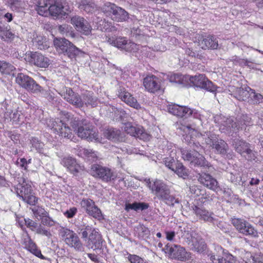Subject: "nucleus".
<instances>
[{
  "label": "nucleus",
  "mask_w": 263,
  "mask_h": 263,
  "mask_svg": "<svg viewBox=\"0 0 263 263\" xmlns=\"http://www.w3.org/2000/svg\"><path fill=\"white\" fill-rule=\"evenodd\" d=\"M60 93L64 99L69 103L77 107H81L82 103L80 96L78 93L74 92L71 88L65 87Z\"/></svg>",
  "instance_id": "4be33fe9"
},
{
  "label": "nucleus",
  "mask_w": 263,
  "mask_h": 263,
  "mask_svg": "<svg viewBox=\"0 0 263 263\" xmlns=\"http://www.w3.org/2000/svg\"><path fill=\"white\" fill-rule=\"evenodd\" d=\"M30 210H31L33 212L34 217L36 218L40 217V219H41L46 214H48V212L44 208L41 206H37L30 208Z\"/></svg>",
  "instance_id": "de8ad7c7"
},
{
  "label": "nucleus",
  "mask_w": 263,
  "mask_h": 263,
  "mask_svg": "<svg viewBox=\"0 0 263 263\" xmlns=\"http://www.w3.org/2000/svg\"><path fill=\"white\" fill-rule=\"evenodd\" d=\"M136 130L135 136L141 139H146L148 137V135L144 132L142 127L137 126Z\"/></svg>",
  "instance_id": "680f3d73"
},
{
  "label": "nucleus",
  "mask_w": 263,
  "mask_h": 263,
  "mask_svg": "<svg viewBox=\"0 0 263 263\" xmlns=\"http://www.w3.org/2000/svg\"><path fill=\"white\" fill-rule=\"evenodd\" d=\"M62 163L74 175L83 170V167L79 164L76 159L72 157H64L62 160Z\"/></svg>",
  "instance_id": "c85d7f7f"
},
{
  "label": "nucleus",
  "mask_w": 263,
  "mask_h": 263,
  "mask_svg": "<svg viewBox=\"0 0 263 263\" xmlns=\"http://www.w3.org/2000/svg\"><path fill=\"white\" fill-rule=\"evenodd\" d=\"M106 41L110 44L127 52H135L138 50V45L133 42H128L125 37H110L106 36Z\"/></svg>",
  "instance_id": "9b49d317"
},
{
  "label": "nucleus",
  "mask_w": 263,
  "mask_h": 263,
  "mask_svg": "<svg viewBox=\"0 0 263 263\" xmlns=\"http://www.w3.org/2000/svg\"><path fill=\"white\" fill-rule=\"evenodd\" d=\"M212 147L215 149V153L224 155L227 152L228 146L223 140L217 139Z\"/></svg>",
  "instance_id": "4c0bfd02"
},
{
  "label": "nucleus",
  "mask_w": 263,
  "mask_h": 263,
  "mask_svg": "<svg viewBox=\"0 0 263 263\" xmlns=\"http://www.w3.org/2000/svg\"><path fill=\"white\" fill-rule=\"evenodd\" d=\"M76 133L79 137L86 139L88 141L100 142L98 132L86 120H82V125L79 127Z\"/></svg>",
  "instance_id": "1a4fd4ad"
},
{
  "label": "nucleus",
  "mask_w": 263,
  "mask_h": 263,
  "mask_svg": "<svg viewBox=\"0 0 263 263\" xmlns=\"http://www.w3.org/2000/svg\"><path fill=\"white\" fill-rule=\"evenodd\" d=\"M118 95L122 101H124L130 106L137 109L141 108V106L138 103L136 99L134 98L129 92L126 91L124 88H120L118 90Z\"/></svg>",
  "instance_id": "cd10ccee"
},
{
  "label": "nucleus",
  "mask_w": 263,
  "mask_h": 263,
  "mask_svg": "<svg viewBox=\"0 0 263 263\" xmlns=\"http://www.w3.org/2000/svg\"><path fill=\"white\" fill-rule=\"evenodd\" d=\"M81 205L89 215L98 220L103 219V216L101 210L95 204V202L89 198L83 199L81 202Z\"/></svg>",
  "instance_id": "a211bd4d"
},
{
  "label": "nucleus",
  "mask_w": 263,
  "mask_h": 263,
  "mask_svg": "<svg viewBox=\"0 0 263 263\" xmlns=\"http://www.w3.org/2000/svg\"><path fill=\"white\" fill-rule=\"evenodd\" d=\"M102 12L112 21L117 22H128L129 13L122 8L114 3L106 2L101 7Z\"/></svg>",
  "instance_id": "423d86ee"
},
{
  "label": "nucleus",
  "mask_w": 263,
  "mask_h": 263,
  "mask_svg": "<svg viewBox=\"0 0 263 263\" xmlns=\"http://www.w3.org/2000/svg\"><path fill=\"white\" fill-rule=\"evenodd\" d=\"M79 153L80 156L91 162L96 161L98 158V152L91 149L82 148L80 149Z\"/></svg>",
  "instance_id": "f704fd0d"
},
{
  "label": "nucleus",
  "mask_w": 263,
  "mask_h": 263,
  "mask_svg": "<svg viewBox=\"0 0 263 263\" xmlns=\"http://www.w3.org/2000/svg\"><path fill=\"white\" fill-rule=\"evenodd\" d=\"M10 118L12 122L15 124H19L23 122V116L17 111L14 112Z\"/></svg>",
  "instance_id": "6e6d98bb"
},
{
  "label": "nucleus",
  "mask_w": 263,
  "mask_h": 263,
  "mask_svg": "<svg viewBox=\"0 0 263 263\" xmlns=\"http://www.w3.org/2000/svg\"><path fill=\"white\" fill-rule=\"evenodd\" d=\"M72 29L71 27L68 26L66 24H63L62 25H60L58 26V30L59 31L64 35L66 36H68L69 35H71L72 33L71 31V29Z\"/></svg>",
  "instance_id": "603ef678"
},
{
  "label": "nucleus",
  "mask_w": 263,
  "mask_h": 263,
  "mask_svg": "<svg viewBox=\"0 0 263 263\" xmlns=\"http://www.w3.org/2000/svg\"><path fill=\"white\" fill-rule=\"evenodd\" d=\"M54 44L60 54L67 56L71 60L76 61L77 58L82 57L85 54L83 51L65 38L54 40Z\"/></svg>",
  "instance_id": "20e7f679"
},
{
  "label": "nucleus",
  "mask_w": 263,
  "mask_h": 263,
  "mask_svg": "<svg viewBox=\"0 0 263 263\" xmlns=\"http://www.w3.org/2000/svg\"><path fill=\"white\" fill-rule=\"evenodd\" d=\"M90 173L93 177L105 182L114 180L116 178V175L111 169L98 164L91 166Z\"/></svg>",
  "instance_id": "f8f14e48"
},
{
  "label": "nucleus",
  "mask_w": 263,
  "mask_h": 263,
  "mask_svg": "<svg viewBox=\"0 0 263 263\" xmlns=\"http://www.w3.org/2000/svg\"><path fill=\"white\" fill-rule=\"evenodd\" d=\"M148 206L147 203L135 202L133 203H126L125 210L127 211H129L130 210H133L136 211L138 210L142 211L147 209Z\"/></svg>",
  "instance_id": "ea45409f"
},
{
  "label": "nucleus",
  "mask_w": 263,
  "mask_h": 263,
  "mask_svg": "<svg viewBox=\"0 0 263 263\" xmlns=\"http://www.w3.org/2000/svg\"><path fill=\"white\" fill-rule=\"evenodd\" d=\"M26 60L30 64L40 68H46L50 65V60L38 52L30 51L26 55Z\"/></svg>",
  "instance_id": "f3484780"
},
{
  "label": "nucleus",
  "mask_w": 263,
  "mask_h": 263,
  "mask_svg": "<svg viewBox=\"0 0 263 263\" xmlns=\"http://www.w3.org/2000/svg\"><path fill=\"white\" fill-rule=\"evenodd\" d=\"M143 85L147 91L153 93L160 90L161 88L159 79L154 75L146 77L143 79Z\"/></svg>",
  "instance_id": "393cba45"
},
{
  "label": "nucleus",
  "mask_w": 263,
  "mask_h": 263,
  "mask_svg": "<svg viewBox=\"0 0 263 263\" xmlns=\"http://www.w3.org/2000/svg\"><path fill=\"white\" fill-rule=\"evenodd\" d=\"M15 69L10 63L0 60V72L2 73L10 74Z\"/></svg>",
  "instance_id": "a18cd8bd"
},
{
  "label": "nucleus",
  "mask_w": 263,
  "mask_h": 263,
  "mask_svg": "<svg viewBox=\"0 0 263 263\" xmlns=\"http://www.w3.org/2000/svg\"><path fill=\"white\" fill-rule=\"evenodd\" d=\"M217 139H218L216 138V136L212 134L205 138V142L208 145L213 147Z\"/></svg>",
  "instance_id": "774afa93"
},
{
  "label": "nucleus",
  "mask_w": 263,
  "mask_h": 263,
  "mask_svg": "<svg viewBox=\"0 0 263 263\" xmlns=\"http://www.w3.org/2000/svg\"><path fill=\"white\" fill-rule=\"evenodd\" d=\"M135 232L137 237L141 239H146L150 235V231L143 224H139L135 228Z\"/></svg>",
  "instance_id": "c9c22d12"
},
{
  "label": "nucleus",
  "mask_w": 263,
  "mask_h": 263,
  "mask_svg": "<svg viewBox=\"0 0 263 263\" xmlns=\"http://www.w3.org/2000/svg\"><path fill=\"white\" fill-rule=\"evenodd\" d=\"M198 41V45L203 50H215L218 48V39L213 35H208L207 36L199 35Z\"/></svg>",
  "instance_id": "412c9836"
},
{
  "label": "nucleus",
  "mask_w": 263,
  "mask_h": 263,
  "mask_svg": "<svg viewBox=\"0 0 263 263\" xmlns=\"http://www.w3.org/2000/svg\"><path fill=\"white\" fill-rule=\"evenodd\" d=\"M197 127V126L196 127V128ZM197 132V129L196 128V133L194 132V133H190V134H189L188 133H185L186 134L185 140L187 141H189V144H191L192 143H193L194 145H195V146H194V148H195L194 150H196L198 152V151H199L201 145L199 144V143H195L193 139V137H192V135L194 134H196Z\"/></svg>",
  "instance_id": "864d4df0"
},
{
  "label": "nucleus",
  "mask_w": 263,
  "mask_h": 263,
  "mask_svg": "<svg viewBox=\"0 0 263 263\" xmlns=\"http://www.w3.org/2000/svg\"><path fill=\"white\" fill-rule=\"evenodd\" d=\"M24 220L25 226L32 231L35 232L39 224L29 218H24Z\"/></svg>",
  "instance_id": "5fc2aeb1"
},
{
  "label": "nucleus",
  "mask_w": 263,
  "mask_h": 263,
  "mask_svg": "<svg viewBox=\"0 0 263 263\" xmlns=\"http://www.w3.org/2000/svg\"><path fill=\"white\" fill-rule=\"evenodd\" d=\"M173 171H174L179 177H185L187 176L186 168L182 163L177 162L175 169Z\"/></svg>",
  "instance_id": "09e8293b"
},
{
  "label": "nucleus",
  "mask_w": 263,
  "mask_h": 263,
  "mask_svg": "<svg viewBox=\"0 0 263 263\" xmlns=\"http://www.w3.org/2000/svg\"><path fill=\"white\" fill-rule=\"evenodd\" d=\"M23 2L20 0H10V6L13 10L18 11L22 8Z\"/></svg>",
  "instance_id": "052dcab7"
},
{
  "label": "nucleus",
  "mask_w": 263,
  "mask_h": 263,
  "mask_svg": "<svg viewBox=\"0 0 263 263\" xmlns=\"http://www.w3.org/2000/svg\"><path fill=\"white\" fill-rule=\"evenodd\" d=\"M146 183L152 192L159 200L163 201L170 206H174L175 204L182 206L179 199L171 194L169 187L162 181L156 180L152 184L150 179H148L146 180Z\"/></svg>",
  "instance_id": "f03ea898"
},
{
  "label": "nucleus",
  "mask_w": 263,
  "mask_h": 263,
  "mask_svg": "<svg viewBox=\"0 0 263 263\" xmlns=\"http://www.w3.org/2000/svg\"><path fill=\"white\" fill-rule=\"evenodd\" d=\"M48 10L52 16L59 18L67 17L71 11L69 6L60 0H56L54 4L50 5Z\"/></svg>",
  "instance_id": "4468645a"
},
{
  "label": "nucleus",
  "mask_w": 263,
  "mask_h": 263,
  "mask_svg": "<svg viewBox=\"0 0 263 263\" xmlns=\"http://www.w3.org/2000/svg\"><path fill=\"white\" fill-rule=\"evenodd\" d=\"M31 143L33 147L40 153H43V147L44 144L41 142L37 138H32L31 140Z\"/></svg>",
  "instance_id": "8fccbe9b"
},
{
  "label": "nucleus",
  "mask_w": 263,
  "mask_h": 263,
  "mask_svg": "<svg viewBox=\"0 0 263 263\" xmlns=\"http://www.w3.org/2000/svg\"><path fill=\"white\" fill-rule=\"evenodd\" d=\"M250 91V96L248 99V102L252 104H257L263 101V96L260 93H255L254 90L249 88Z\"/></svg>",
  "instance_id": "37998d69"
},
{
  "label": "nucleus",
  "mask_w": 263,
  "mask_h": 263,
  "mask_svg": "<svg viewBox=\"0 0 263 263\" xmlns=\"http://www.w3.org/2000/svg\"><path fill=\"white\" fill-rule=\"evenodd\" d=\"M189 245L191 249L197 252H202L205 250L206 246L204 240L199 236H192Z\"/></svg>",
  "instance_id": "c756f323"
},
{
  "label": "nucleus",
  "mask_w": 263,
  "mask_h": 263,
  "mask_svg": "<svg viewBox=\"0 0 263 263\" xmlns=\"http://www.w3.org/2000/svg\"><path fill=\"white\" fill-rule=\"evenodd\" d=\"M232 223L239 233L252 237L258 236V232L249 222L242 219L233 218Z\"/></svg>",
  "instance_id": "2eb2a0df"
},
{
  "label": "nucleus",
  "mask_w": 263,
  "mask_h": 263,
  "mask_svg": "<svg viewBox=\"0 0 263 263\" xmlns=\"http://www.w3.org/2000/svg\"><path fill=\"white\" fill-rule=\"evenodd\" d=\"M164 162L166 166L171 170H174L177 164L175 160L172 157H166L164 159Z\"/></svg>",
  "instance_id": "4d7b16f0"
},
{
  "label": "nucleus",
  "mask_w": 263,
  "mask_h": 263,
  "mask_svg": "<svg viewBox=\"0 0 263 263\" xmlns=\"http://www.w3.org/2000/svg\"><path fill=\"white\" fill-rule=\"evenodd\" d=\"M71 23L75 27L76 29L80 32L88 35L91 32V26L88 22L83 17L78 15H75L71 18Z\"/></svg>",
  "instance_id": "5701e85b"
},
{
  "label": "nucleus",
  "mask_w": 263,
  "mask_h": 263,
  "mask_svg": "<svg viewBox=\"0 0 263 263\" xmlns=\"http://www.w3.org/2000/svg\"><path fill=\"white\" fill-rule=\"evenodd\" d=\"M62 128V129H59V131L57 132V134L62 137L70 139L72 136L70 128L63 122Z\"/></svg>",
  "instance_id": "49530a36"
},
{
  "label": "nucleus",
  "mask_w": 263,
  "mask_h": 263,
  "mask_svg": "<svg viewBox=\"0 0 263 263\" xmlns=\"http://www.w3.org/2000/svg\"><path fill=\"white\" fill-rule=\"evenodd\" d=\"M180 152L183 159L189 162L191 167L208 168L209 171L214 168L204 157L196 150L181 149Z\"/></svg>",
  "instance_id": "39448f33"
},
{
  "label": "nucleus",
  "mask_w": 263,
  "mask_h": 263,
  "mask_svg": "<svg viewBox=\"0 0 263 263\" xmlns=\"http://www.w3.org/2000/svg\"><path fill=\"white\" fill-rule=\"evenodd\" d=\"M35 232L39 235L45 236L48 238H50L52 236L51 232L40 224H39Z\"/></svg>",
  "instance_id": "3c124183"
},
{
  "label": "nucleus",
  "mask_w": 263,
  "mask_h": 263,
  "mask_svg": "<svg viewBox=\"0 0 263 263\" xmlns=\"http://www.w3.org/2000/svg\"><path fill=\"white\" fill-rule=\"evenodd\" d=\"M0 33V39L7 42H11L15 36H17L14 33H12L9 29L5 26L2 32Z\"/></svg>",
  "instance_id": "a19ab883"
},
{
  "label": "nucleus",
  "mask_w": 263,
  "mask_h": 263,
  "mask_svg": "<svg viewBox=\"0 0 263 263\" xmlns=\"http://www.w3.org/2000/svg\"><path fill=\"white\" fill-rule=\"evenodd\" d=\"M198 181L207 188L217 192L220 187L217 180L207 173H198L197 176Z\"/></svg>",
  "instance_id": "6ab92c4d"
},
{
  "label": "nucleus",
  "mask_w": 263,
  "mask_h": 263,
  "mask_svg": "<svg viewBox=\"0 0 263 263\" xmlns=\"http://www.w3.org/2000/svg\"><path fill=\"white\" fill-rule=\"evenodd\" d=\"M249 87L243 88H237L234 94V97L239 101H247L250 96Z\"/></svg>",
  "instance_id": "e433bc0d"
},
{
  "label": "nucleus",
  "mask_w": 263,
  "mask_h": 263,
  "mask_svg": "<svg viewBox=\"0 0 263 263\" xmlns=\"http://www.w3.org/2000/svg\"><path fill=\"white\" fill-rule=\"evenodd\" d=\"M168 110L169 112L174 116L189 118L187 123H181L178 127V128L184 133L189 134L196 133V127L201 124L200 115L189 108L174 104L168 107Z\"/></svg>",
  "instance_id": "f257e3e1"
},
{
  "label": "nucleus",
  "mask_w": 263,
  "mask_h": 263,
  "mask_svg": "<svg viewBox=\"0 0 263 263\" xmlns=\"http://www.w3.org/2000/svg\"><path fill=\"white\" fill-rule=\"evenodd\" d=\"M79 233L82 238L86 241V247L93 250H101L104 240L101 235L95 229L89 225H84L79 228Z\"/></svg>",
  "instance_id": "7ed1b4c3"
},
{
  "label": "nucleus",
  "mask_w": 263,
  "mask_h": 263,
  "mask_svg": "<svg viewBox=\"0 0 263 263\" xmlns=\"http://www.w3.org/2000/svg\"><path fill=\"white\" fill-rule=\"evenodd\" d=\"M167 78L171 83L185 85L187 76H183L180 73H170L167 75Z\"/></svg>",
  "instance_id": "72a5a7b5"
},
{
  "label": "nucleus",
  "mask_w": 263,
  "mask_h": 263,
  "mask_svg": "<svg viewBox=\"0 0 263 263\" xmlns=\"http://www.w3.org/2000/svg\"><path fill=\"white\" fill-rule=\"evenodd\" d=\"M69 124L72 127L74 130L76 132L77 130L79 128V127L82 125V120L79 121L78 120H76V118H72L69 121Z\"/></svg>",
  "instance_id": "69168bd1"
},
{
  "label": "nucleus",
  "mask_w": 263,
  "mask_h": 263,
  "mask_svg": "<svg viewBox=\"0 0 263 263\" xmlns=\"http://www.w3.org/2000/svg\"><path fill=\"white\" fill-rule=\"evenodd\" d=\"M22 242L25 246V248L31 253L41 259L44 258V257L42 254L41 251L37 249L36 245L31 239L26 230H25L24 233L23 234Z\"/></svg>",
  "instance_id": "b1692460"
},
{
  "label": "nucleus",
  "mask_w": 263,
  "mask_h": 263,
  "mask_svg": "<svg viewBox=\"0 0 263 263\" xmlns=\"http://www.w3.org/2000/svg\"><path fill=\"white\" fill-rule=\"evenodd\" d=\"M171 251L172 258L185 261L190 260L191 258V253L187 252L184 248L180 246L174 245L173 248L171 249Z\"/></svg>",
  "instance_id": "bb28decb"
},
{
  "label": "nucleus",
  "mask_w": 263,
  "mask_h": 263,
  "mask_svg": "<svg viewBox=\"0 0 263 263\" xmlns=\"http://www.w3.org/2000/svg\"><path fill=\"white\" fill-rule=\"evenodd\" d=\"M15 82L21 87L32 92L36 93L37 91H41V87L36 83L33 79L22 73L17 74Z\"/></svg>",
  "instance_id": "dca6fc26"
},
{
  "label": "nucleus",
  "mask_w": 263,
  "mask_h": 263,
  "mask_svg": "<svg viewBox=\"0 0 263 263\" xmlns=\"http://www.w3.org/2000/svg\"><path fill=\"white\" fill-rule=\"evenodd\" d=\"M22 180L18 181L19 183L14 187L17 195L28 204L34 205L37 201V198L34 196L32 192L31 185L27 183L26 180L22 178Z\"/></svg>",
  "instance_id": "0eeeda50"
},
{
  "label": "nucleus",
  "mask_w": 263,
  "mask_h": 263,
  "mask_svg": "<svg viewBox=\"0 0 263 263\" xmlns=\"http://www.w3.org/2000/svg\"><path fill=\"white\" fill-rule=\"evenodd\" d=\"M81 100L82 102L81 107L84 105L88 106L91 105L92 107H95L97 105V98L93 96V93L91 91H86L82 93Z\"/></svg>",
  "instance_id": "2f4dec72"
},
{
  "label": "nucleus",
  "mask_w": 263,
  "mask_h": 263,
  "mask_svg": "<svg viewBox=\"0 0 263 263\" xmlns=\"http://www.w3.org/2000/svg\"><path fill=\"white\" fill-rule=\"evenodd\" d=\"M50 5L48 0H38L37 6L38 7L37 12L40 15H43L47 12L48 8Z\"/></svg>",
  "instance_id": "c03bdc74"
},
{
  "label": "nucleus",
  "mask_w": 263,
  "mask_h": 263,
  "mask_svg": "<svg viewBox=\"0 0 263 263\" xmlns=\"http://www.w3.org/2000/svg\"><path fill=\"white\" fill-rule=\"evenodd\" d=\"M192 210L197 217L201 220L215 224L216 218L213 217L214 214L209 212L205 209L198 207L195 205L191 206Z\"/></svg>",
  "instance_id": "a878e982"
},
{
  "label": "nucleus",
  "mask_w": 263,
  "mask_h": 263,
  "mask_svg": "<svg viewBox=\"0 0 263 263\" xmlns=\"http://www.w3.org/2000/svg\"><path fill=\"white\" fill-rule=\"evenodd\" d=\"M215 121L220 124V130L221 132L228 134L236 133L240 127L239 125L234 122L232 118H226L224 116H216Z\"/></svg>",
  "instance_id": "ddd939ff"
},
{
  "label": "nucleus",
  "mask_w": 263,
  "mask_h": 263,
  "mask_svg": "<svg viewBox=\"0 0 263 263\" xmlns=\"http://www.w3.org/2000/svg\"><path fill=\"white\" fill-rule=\"evenodd\" d=\"M48 127L53 129L55 132L62 129L63 122L59 119H50L47 121Z\"/></svg>",
  "instance_id": "79ce46f5"
},
{
  "label": "nucleus",
  "mask_w": 263,
  "mask_h": 263,
  "mask_svg": "<svg viewBox=\"0 0 263 263\" xmlns=\"http://www.w3.org/2000/svg\"><path fill=\"white\" fill-rule=\"evenodd\" d=\"M231 182L235 184H240L241 180V176L239 173L233 174L231 173L229 177Z\"/></svg>",
  "instance_id": "0e129e2a"
},
{
  "label": "nucleus",
  "mask_w": 263,
  "mask_h": 263,
  "mask_svg": "<svg viewBox=\"0 0 263 263\" xmlns=\"http://www.w3.org/2000/svg\"><path fill=\"white\" fill-rule=\"evenodd\" d=\"M136 127L137 126H134L132 125L130 123H127L125 125V130L127 134L132 136H135Z\"/></svg>",
  "instance_id": "338daca9"
},
{
  "label": "nucleus",
  "mask_w": 263,
  "mask_h": 263,
  "mask_svg": "<svg viewBox=\"0 0 263 263\" xmlns=\"http://www.w3.org/2000/svg\"><path fill=\"white\" fill-rule=\"evenodd\" d=\"M210 259L213 263H235L234 257L230 254L227 256V258H223L217 255L211 254Z\"/></svg>",
  "instance_id": "58836bf2"
},
{
  "label": "nucleus",
  "mask_w": 263,
  "mask_h": 263,
  "mask_svg": "<svg viewBox=\"0 0 263 263\" xmlns=\"http://www.w3.org/2000/svg\"><path fill=\"white\" fill-rule=\"evenodd\" d=\"M59 233L66 245L74 248L78 251H83L84 247L78 235L73 231L62 227L59 230Z\"/></svg>",
  "instance_id": "6e6552de"
},
{
  "label": "nucleus",
  "mask_w": 263,
  "mask_h": 263,
  "mask_svg": "<svg viewBox=\"0 0 263 263\" xmlns=\"http://www.w3.org/2000/svg\"><path fill=\"white\" fill-rule=\"evenodd\" d=\"M187 80H189L190 82L196 87L212 92H214L216 90V86L204 74H199L195 76L187 75Z\"/></svg>",
  "instance_id": "9d476101"
},
{
  "label": "nucleus",
  "mask_w": 263,
  "mask_h": 263,
  "mask_svg": "<svg viewBox=\"0 0 263 263\" xmlns=\"http://www.w3.org/2000/svg\"><path fill=\"white\" fill-rule=\"evenodd\" d=\"M41 222L44 226L52 227L55 224V222L49 216V214H46L41 219Z\"/></svg>",
  "instance_id": "bf43d9fd"
},
{
  "label": "nucleus",
  "mask_w": 263,
  "mask_h": 263,
  "mask_svg": "<svg viewBox=\"0 0 263 263\" xmlns=\"http://www.w3.org/2000/svg\"><path fill=\"white\" fill-rule=\"evenodd\" d=\"M232 145L235 151L241 155L245 157L248 156V159H253L254 155L249 143L242 140L235 139L232 141Z\"/></svg>",
  "instance_id": "aec40b11"
},
{
  "label": "nucleus",
  "mask_w": 263,
  "mask_h": 263,
  "mask_svg": "<svg viewBox=\"0 0 263 263\" xmlns=\"http://www.w3.org/2000/svg\"><path fill=\"white\" fill-rule=\"evenodd\" d=\"M45 40L42 36H37L36 38L34 39V43H36L38 49L41 50L45 49L47 47L46 44H44V40Z\"/></svg>",
  "instance_id": "e2e57ef3"
},
{
  "label": "nucleus",
  "mask_w": 263,
  "mask_h": 263,
  "mask_svg": "<svg viewBox=\"0 0 263 263\" xmlns=\"http://www.w3.org/2000/svg\"><path fill=\"white\" fill-rule=\"evenodd\" d=\"M78 7L87 13H93L98 10V7L92 0H81Z\"/></svg>",
  "instance_id": "7c9ffc66"
},
{
  "label": "nucleus",
  "mask_w": 263,
  "mask_h": 263,
  "mask_svg": "<svg viewBox=\"0 0 263 263\" xmlns=\"http://www.w3.org/2000/svg\"><path fill=\"white\" fill-rule=\"evenodd\" d=\"M104 136L108 140L114 142L122 141L123 140L120 130L115 128H109L106 130Z\"/></svg>",
  "instance_id": "473e14b6"
},
{
  "label": "nucleus",
  "mask_w": 263,
  "mask_h": 263,
  "mask_svg": "<svg viewBox=\"0 0 263 263\" xmlns=\"http://www.w3.org/2000/svg\"><path fill=\"white\" fill-rule=\"evenodd\" d=\"M258 257L253 256L250 252H247L245 253L242 259L245 263H255Z\"/></svg>",
  "instance_id": "13d9d810"
}]
</instances>
